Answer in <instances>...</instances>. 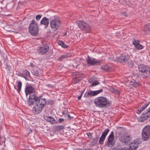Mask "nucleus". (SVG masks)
<instances>
[{
    "instance_id": "obj_1",
    "label": "nucleus",
    "mask_w": 150,
    "mask_h": 150,
    "mask_svg": "<svg viewBox=\"0 0 150 150\" xmlns=\"http://www.w3.org/2000/svg\"><path fill=\"white\" fill-rule=\"evenodd\" d=\"M34 93L29 94V98L34 100L35 105L32 108V111L34 114H38L41 112L45 105L46 100L41 96L36 97Z\"/></svg>"
},
{
    "instance_id": "obj_2",
    "label": "nucleus",
    "mask_w": 150,
    "mask_h": 150,
    "mask_svg": "<svg viewBox=\"0 0 150 150\" xmlns=\"http://www.w3.org/2000/svg\"><path fill=\"white\" fill-rule=\"evenodd\" d=\"M94 103L96 106L99 108H105L111 105V102L105 97H98L95 99Z\"/></svg>"
},
{
    "instance_id": "obj_3",
    "label": "nucleus",
    "mask_w": 150,
    "mask_h": 150,
    "mask_svg": "<svg viewBox=\"0 0 150 150\" xmlns=\"http://www.w3.org/2000/svg\"><path fill=\"white\" fill-rule=\"evenodd\" d=\"M77 23L79 28L85 33H90L92 30L91 27L83 21H78Z\"/></svg>"
},
{
    "instance_id": "obj_4",
    "label": "nucleus",
    "mask_w": 150,
    "mask_h": 150,
    "mask_svg": "<svg viewBox=\"0 0 150 150\" xmlns=\"http://www.w3.org/2000/svg\"><path fill=\"white\" fill-rule=\"evenodd\" d=\"M28 30L30 33L33 36L37 35L38 33L39 28L37 23L34 20H33L30 23L28 28Z\"/></svg>"
},
{
    "instance_id": "obj_5",
    "label": "nucleus",
    "mask_w": 150,
    "mask_h": 150,
    "mask_svg": "<svg viewBox=\"0 0 150 150\" xmlns=\"http://www.w3.org/2000/svg\"><path fill=\"white\" fill-rule=\"evenodd\" d=\"M142 136L144 141H147L150 139V125L146 126L143 128Z\"/></svg>"
},
{
    "instance_id": "obj_6",
    "label": "nucleus",
    "mask_w": 150,
    "mask_h": 150,
    "mask_svg": "<svg viewBox=\"0 0 150 150\" xmlns=\"http://www.w3.org/2000/svg\"><path fill=\"white\" fill-rule=\"evenodd\" d=\"M87 64L89 66H92L94 65H100L101 64V61L98 59H96L93 57H91L88 56L86 59Z\"/></svg>"
},
{
    "instance_id": "obj_7",
    "label": "nucleus",
    "mask_w": 150,
    "mask_h": 150,
    "mask_svg": "<svg viewBox=\"0 0 150 150\" xmlns=\"http://www.w3.org/2000/svg\"><path fill=\"white\" fill-rule=\"evenodd\" d=\"M61 25L60 19L57 18L53 20L50 22V25L51 28L55 31L57 30Z\"/></svg>"
},
{
    "instance_id": "obj_8",
    "label": "nucleus",
    "mask_w": 150,
    "mask_h": 150,
    "mask_svg": "<svg viewBox=\"0 0 150 150\" xmlns=\"http://www.w3.org/2000/svg\"><path fill=\"white\" fill-rule=\"evenodd\" d=\"M117 62L120 63H124L127 62L129 59V56L127 53H122L120 56L116 58Z\"/></svg>"
},
{
    "instance_id": "obj_9",
    "label": "nucleus",
    "mask_w": 150,
    "mask_h": 150,
    "mask_svg": "<svg viewBox=\"0 0 150 150\" xmlns=\"http://www.w3.org/2000/svg\"><path fill=\"white\" fill-rule=\"evenodd\" d=\"M138 68L140 72L150 75V66L142 64L139 65Z\"/></svg>"
},
{
    "instance_id": "obj_10",
    "label": "nucleus",
    "mask_w": 150,
    "mask_h": 150,
    "mask_svg": "<svg viewBox=\"0 0 150 150\" xmlns=\"http://www.w3.org/2000/svg\"><path fill=\"white\" fill-rule=\"evenodd\" d=\"M114 140V132L113 131H112L108 138L107 142L105 144L106 146L109 148L112 147L115 143Z\"/></svg>"
},
{
    "instance_id": "obj_11",
    "label": "nucleus",
    "mask_w": 150,
    "mask_h": 150,
    "mask_svg": "<svg viewBox=\"0 0 150 150\" xmlns=\"http://www.w3.org/2000/svg\"><path fill=\"white\" fill-rule=\"evenodd\" d=\"M132 138L130 135H124L123 137L120 138V140L124 145L129 144L131 142Z\"/></svg>"
},
{
    "instance_id": "obj_12",
    "label": "nucleus",
    "mask_w": 150,
    "mask_h": 150,
    "mask_svg": "<svg viewBox=\"0 0 150 150\" xmlns=\"http://www.w3.org/2000/svg\"><path fill=\"white\" fill-rule=\"evenodd\" d=\"M150 116V107L144 113L142 116L137 118L139 122H143L147 119Z\"/></svg>"
},
{
    "instance_id": "obj_13",
    "label": "nucleus",
    "mask_w": 150,
    "mask_h": 150,
    "mask_svg": "<svg viewBox=\"0 0 150 150\" xmlns=\"http://www.w3.org/2000/svg\"><path fill=\"white\" fill-rule=\"evenodd\" d=\"M103 91V89L95 91H90L85 93L84 94V97L85 98H88L89 97L94 96L101 93Z\"/></svg>"
},
{
    "instance_id": "obj_14",
    "label": "nucleus",
    "mask_w": 150,
    "mask_h": 150,
    "mask_svg": "<svg viewBox=\"0 0 150 150\" xmlns=\"http://www.w3.org/2000/svg\"><path fill=\"white\" fill-rule=\"evenodd\" d=\"M110 130L108 129H105L103 132L99 141V143L100 144H103L105 139L106 137L109 132Z\"/></svg>"
},
{
    "instance_id": "obj_15",
    "label": "nucleus",
    "mask_w": 150,
    "mask_h": 150,
    "mask_svg": "<svg viewBox=\"0 0 150 150\" xmlns=\"http://www.w3.org/2000/svg\"><path fill=\"white\" fill-rule=\"evenodd\" d=\"M140 40L135 39L134 38L132 44L133 45L134 47L137 49L141 50L144 49V47L143 45L140 44Z\"/></svg>"
},
{
    "instance_id": "obj_16",
    "label": "nucleus",
    "mask_w": 150,
    "mask_h": 150,
    "mask_svg": "<svg viewBox=\"0 0 150 150\" xmlns=\"http://www.w3.org/2000/svg\"><path fill=\"white\" fill-rule=\"evenodd\" d=\"M139 139H136L135 140L134 142L132 143H130L129 144L130 150H135L138 147L139 144Z\"/></svg>"
},
{
    "instance_id": "obj_17",
    "label": "nucleus",
    "mask_w": 150,
    "mask_h": 150,
    "mask_svg": "<svg viewBox=\"0 0 150 150\" xmlns=\"http://www.w3.org/2000/svg\"><path fill=\"white\" fill-rule=\"evenodd\" d=\"M35 89L31 86H27L25 90V92L26 96L27 97L28 94L35 92Z\"/></svg>"
},
{
    "instance_id": "obj_18",
    "label": "nucleus",
    "mask_w": 150,
    "mask_h": 150,
    "mask_svg": "<svg viewBox=\"0 0 150 150\" xmlns=\"http://www.w3.org/2000/svg\"><path fill=\"white\" fill-rule=\"evenodd\" d=\"M99 138V137L97 136L95 137L94 138L92 139V140L89 141V145L91 147H93L97 143L98 139Z\"/></svg>"
},
{
    "instance_id": "obj_19",
    "label": "nucleus",
    "mask_w": 150,
    "mask_h": 150,
    "mask_svg": "<svg viewBox=\"0 0 150 150\" xmlns=\"http://www.w3.org/2000/svg\"><path fill=\"white\" fill-rule=\"evenodd\" d=\"M38 52L40 54H44L47 52V47L46 45L44 47H40L39 49L38 50Z\"/></svg>"
},
{
    "instance_id": "obj_20",
    "label": "nucleus",
    "mask_w": 150,
    "mask_h": 150,
    "mask_svg": "<svg viewBox=\"0 0 150 150\" xmlns=\"http://www.w3.org/2000/svg\"><path fill=\"white\" fill-rule=\"evenodd\" d=\"M72 82L73 83H77L80 82L82 80V78L79 76H73Z\"/></svg>"
},
{
    "instance_id": "obj_21",
    "label": "nucleus",
    "mask_w": 150,
    "mask_h": 150,
    "mask_svg": "<svg viewBox=\"0 0 150 150\" xmlns=\"http://www.w3.org/2000/svg\"><path fill=\"white\" fill-rule=\"evenodd\" d=\"M64 125H62L55 126L53 127V130L55 132L59 131L64 129Z\"/></svg>"
},
{
    "instance_id": "obj_22",
    "label": "nucleus",
    "mask_w": 150,
    "mask_h": 150,
    "mask_svg": "<svg viewBox=\"0 0 150 150\" xmlns=\"http://www.w3.org/2000/svg\"><path fill=\"white\" fill-rule=\"evenodd\" d=\"M49 122L52 124L57 123V121L51 116H47V122Z\"/></svg>"
},
{
    "instance_id": "obj_23",
    "label": "nucleus",
    "mask_w": 150,
    "mask_h": 150,
    "mask_svg": "<svg viewBox=\"0 0 150 150\" xmlns=\"http://www.w3.org/2000/svg\"><path fill=\"white\" fill-rule=\"evenodd\" d=\"M58 44L59 45L61 46V47L64 48H67L68 47V45L65 44L64 42L61 40H59L57 42Z\"/></svg>"
},
{
    "instance_id": "obj_24",
    "label": "nucleus",
    "mask_w": 150,
    "mask_h": 150,
    "mask_svg": "<svg viewBox=\"0 0 150 150\" xmlns=\"http://www.w3.org/2000/svg\"><path fill=\"white\" fill-rule=\"evenodd\" d=\"M40 25H44L45 28H46L47 27V18L46 17L43 18L40 21Z\"/></svg>"
},
{
    "instance_id": "obj_25",
    "label": "nucleus",
    "mask_w": 150,
    "mask_h": 150,
    "mask_svg": "<svg viewBox=\"0 0 150 150\" xmlns=\"http://www.w3.org/2000/svg\"><path fill=\"white\" fill-rule=\"evenodd\" d=\"M101 69L106 71H110L111 70V67L108 66L107 65H105L102 66L101 67Z\"/></svg>"
},
{
    "instance_id": "obj_26",
    "label": "nucleus",
    "mask_w": 150,
    "mask_h": 150,
    "mask_svg": "<svg viewBox=\"0 0 150 150\" xmlns=\"http://www.w3.org/2000/svg\"><path fill=\"white\" fill-rule=\"evenodd\" d=\"M21 86L22 83L21 81H19L17 83L18 89H17V91L18 93H19L20 92L21 90Z\"/></svg>"
},
{
    "instance_id": "obj_27",
    "label": "nucleus",
    "mask_w": 150,
    "mask_h": 150,
    "mask_svg": "<svg viewBox=\"0 0 150 150\" xmlns=\"http://www.w3.org/2000/svg\"><path fill=\"white\" fill-rule=\"evenodd\" d=\"M34 101H35L34 100L29 98L27 100V103L28 105L30 106L33 105Z\"/></svg>"
},
{
    "instance_id": "obj_28",
    "label": "nucleus",
    "mask_w": 150,
    "mask_h": 150,
    "mask_svg": "<svg viewBox=\"0 0 150 150\" xmlns=\"http://www.w3.org/2000/svg\"><path fill=\"white\" fill-rule=\"evenodd\" d=\"M93 134V133H91L90 132H88L86 133V134L88 136V138L91 139H93V136L92 135Z\"/></svg>"
},
{
    "instance_id": "obj_29",
    "label": "nucleus",
    "mask_w": 150,
    "mask_h": 150,
    "mask_svg": "<svg viewBox=\"0 0 150 150\" xmlns=\"http://www.w3.org/2000/svg\"><path fill=\"white\" fill-rule=\"evenodd\" d=\"M54 103V101L53 100L49 99L47 100V105H52Z\"/></svg>"
},
{
    "instance_id": "obj_30",
    "label": "nucleus",
    "mask_w": 150,
    "mask_h": 150,
    "mask_svg": "<svg viewBox=\"0 0 150 150\" xmlns=\"http://www.w3.org/2000/svg\"><path fill=\"white\" fill-rule=\"evenodd\" d=\"M100 84V83L99 82L97 81L96 80L95 81H94L93 83H92L91 86H96L98 85H99Z\"/></svg>"
},
{
    "instance_id": "obj_31",
    "label": "nucleus",
    "mask_w": 150,
    "mask_h": 150,
    "mask_svg": "<svg viewBox=\"0 0 150 150\" xmlns=\"http://www.w3.org/2000/svg\"><path fill=\"white\" fill-rule=\"evenodd\" d=\"M67 55H64L61 56L59 58V61L62 60L63 59L67 57Z\"/></svg>"
},
{
    "instance_id": "obj_32",
    "label": "nucleus",
    "mask_w": 150,
    "mask_h": 150,
    "mask_svg": "<svg viewBox=\"0 0 150 150\" xmlns=\"http://www.w3.org/2000/svg\"><path fill=\"white\" fill-rule=\"evenodd\" d=\"M21 75H30V73L27 70H23V74Z\"/></svg>"
},
{
    "instance_id": "obj_33",
    "label": "nucleus",
    "mask_w": 150,
    "mask_h": 150,
    "mask_svg": "<svg viewBox=\"0 0 150 150\" xmlns=\"http://www.w3.org/2000/svg\"><path fill=\"white\" fill-rule=\"evenodd\" d=\"M23 77L26 80H31V77L30 76H23Z\"/></svg>"
},
{
    "instance_id": "obj_34",
    "label": "nucleus",
    "mask_w": 150,
    "mask_h": 150,
    "mask_svg": "<svg viewBox=\"0 0 150 150\" xmlns=\"http://www.w3.org/2000/svg\"><path fill=\"white\" fill-rule=\"evenodd\" d=\"M150 103V102H149L147 103H145L144 105L142 107V109H145L148 106Z\"/></svg>"
},
{
    "instance_id": "obj_35",
    "label": "nucleus",
    "mask_w": 150,
    "mask_h": 150,
    "mask_svg": "<svg viewBox=\"0 0 150 150\" xmlns=\"http://www.w3.org/2000/svg\"><path fill=\"white\" fill-rule=\"evenodd\" d=\"M12 27H13L11 25H8L5 27V28L7 31H11V30H8V28H11Z\"/></svg>"
},
{
    "instance_id": "obj_36",
    "label": "nucleus",
    "mask_w": 150,
    "mask_h": 150,
    "mask_svg": "<svg viewBox=\"0 0 150 150\" xmlns=\"http://www.w3.org/2000/svg\"><path fill=\"white\" fill-rule=\"evenodd\" d=\"M146 26L147 27L146 30L148 31H150V23H148L146 25Z\"/></svg>"
},
{
    "instance_id": "obj_37",
    "label": "nucleus",
    "mask_w": 150,
    "mask_h": 150,
    "mask_svg": "<svg viewBox=\"0 0 150 150\" xmlns=\"http://www.w3.org/2000/svg\"><path fill=\"white\" fill-rule=\"evenodd\" d=\"M64 121V119L60 118L58 120V122L59 123H61L63 122Z\"/></svg>"
},
{
    "instance_id": "obj_38",
    "label": "nucleus",
    "mask_w": 150,
    "mask_h": 150,
    "mask_svg": "<svg viewBox=\"0 0 150 150\" xmlns=\"http://www.w3.org/2000/svg\"><path fill=\"white\" fill-rule=\"evenodd\" d=\"M41 18V15H39L36 16L35 18L37 20H39Z\"/></svg>"
},
{
    "instance_id": "obj_39",
    "label": "nucleus",
    "mask_w": 150,
    "mask_h": 150,
    "mask_svg": "<svg viewBox=\"0 0 150 150\" xmlns=\"http://www.w3.org/2000/svg\"><path fill=\"white\" fill-rule=\"evenodd\" d=\"M122 15L123 16H125L126 17H127L128 16V13L127 12H125L122 13Z\"/></svg>"
},
{
    "instance_id": "obj_40",
    "label": "nucleus",
    "mask_w": 150,
    "mask_h": 150,
    "mask_svg": "<svg viewBox=\"0 0 150 150\" xmlns=\"http://www.w3.org/2000/svg\"><path fill=\"white\" fill-rule=\"evenodd\" d=\"M68 117V120H70L71 119L74 118L73 117H71L70 115L69 114L68 115H67Z\"/></svg>"
},
{
    "instance_id": "obj_41",
    "label": "nucleus",
    "mask_w": 150,
    "mask_h": 150,
    "mask_svg": "<svg viewBox=\"0 0 150 150\" xmlns=\"http://www.w3.org/2000/svg\"><path fill=\"white\" fill-rule=\"evenodd\" d=\"M119 150H130L129 149L127 148L126 147H125L123 148H120Z\"/></svg>"
},
{
    "instance_id": "obj_42",
    "label": "nucleus",
    "mask_w": 150,
    "mask_h": 150,
    "mask_svg": "<svg viewBox=\"0 0 150 150\" xmlns=\"http://www.w3.org/2000/svg\"><path fill=\"white\" fill-rule=\"evenodd\" d=\"M115 88H112L110 89L109 91H110L111 92L114 93V92L115 91Z\"/></svg>"
},
{
    "instance_id": "obj_43",
    "label": "nucleus",
    "mask_w": 150,
    "mask_h": 150,
    "mask_svg": "<svg viewBox=\"0 0 150 150\" xmlns=\"http://www.w3.org/2000/svg\"><path fill=\"white\" fill-rule=\"evenodd\" d=\"M35 74H33V75H37L39 74H38V72L37 70H35ZM34 71H33V73H34Z\"/></svg>"
},
{
    "instance_id": "obj_44",
    "label": "nucleus",
    "mask_w": 150,
    "mask_h": 150,
    "mask_svg": "<svg viewBox=\"0 0 150 150\" xmlns=\"http://www.w3.org/2000/svg\"><path fill=\"white\" fill-rule=\"evenodd\" d=\"M93 78H89L88 80V81L89 82L91 83L93 82Z\"/></svg>"
},
{
    "instance_id": "obj_45",
    "label": "nucleus",
    "mask_w": 150,
    "mask_h": 150,
    "mask_svg": "<svg viewBox=\"0 0 150 150\" xmlns=\"http://www.w3.org/2000/svg\"><path fill=\"white\" fill-rule=\"evenodd\" d=\"M114 93H115L117 94H119V93H120V92L118 91L117 90H116V89L115 90V91L114 92Z\"/></svg>"
},
{
    "instance_id": "obj_46",
    "label": "nucleus",
    "mask_w": 150,
    "mask_h": 150,
    "mask_svg": "<svg viewBox=\"0 0 150 150\" xmlns=\"http://www.w3.org/2000/svg\"><path fill=\"white\" fill-rule=\"evenodd\" d=\"M47 87H48L53 88L54 87V86L52 85L49 84V85H47Z\"/></svg>"
},
{
    "instance_id": "obj_47",
    "label": "nucleus",
    "mask_w": 150,
    "mask_h": 150,
    "mask_svg": "<svg viewBox=\"0 0 150 150\" xmlns=\"http://www.w3.org/2000/svg\"><path fill=\"white\" fill-rule=\"evenodd\" d=\"M77 150H88L87 149H83L81 148H77Z\"/></svg>"
},
{
    "instance_id": "obj_48",
    "label": "nucleus",
    "mask_w": 150,
    "mask_h": 150,
    "mask_svg": "<svg viewBox=\"0 0 150 150\" xmlns=\"http://www.w3.org/2000/svg\"><path fill=\"white\" fill-rule=\"evenodd\" d=\"M84 91H85V89L83 90V91H81V95L82 96L84 92Z\"/></svg>"
},
{
    "instance_id": "obj_49",
    "label": "nucleus",
    "mask_w": 150,
    "mask_h": 150,
    "mask_svg": "<svg viewBox=\"0 0 150 150\" xmlns=\"http://www.w3.org/2000/svg\"><path fill=\"white\" fill-rule=\"evenodd\" d=\"M82 96L81 95H80L78 97V100H80Z\"/></svg>"
},
{
    "instance_id": "obj_50",
    "label": "nucleus",
    "mask_w": 150,
    "mask_h": 150,
    "mask_svg": "<svg viewBox=\"0 0 150 150\" xmlns=\"http://www.w3.org/2000/svg\"><path fill=\"white\" fill-rule=\"evenodd\" d=\"M110 150H117L116 148H111L110 149Z\"/></svg>"
},
{
    "instance_id": "obj_51",
    "label": "nucleus",
    "mask_w": 150,
    "mask_h": 150,
    "mask_svg": "<svg viewBox=\"0 0 150 150\" xmlns=\"http://www.w3.org/2000/svg\"><path fill=\"white\" fill-rule=\"evenodd\" d=\"M135 84H136V83L135 82H134L131 85H133V86L135 87Z\"/></svg>"
},
{
    "instance_id": "obj_52",
    "label": "nucleus",
    "mask_w": 150,
    "mask_h": 150,
    "mask_svg": "<svg viewBox=\"0 0 150 150\" xmlns=\"http://www.w3.org/2000/svg\"><path fill=\"white\" fill-rule=\"evenodd\" d=\"M140 111L139 110H137V113L138 114H139L140 113Z\"/></svg>"
},
{
    "instance_id": "obj_53",
    "label": "nucleus",
    "mask_w": 150,
    "mask_h": 150,
    "mask_svg": "<svg viewBox=\"0 0 150 150\" xmlns=\"http://www.w3.org/2000/svg\"><path fill=\"white\" fill-rule=\"evenodd\" d=\"M69 114H65V115H64L63 116H64L65 117H67V115H68Z\"/></svg>"
},
{
    "instance_id": "obj_54",
    "label": "nucleus",
    "mask_w": 150,
    "mask_h": 150,
    "mask_svg": "<svg viewBox=\"0 0 150 150\" xmlns=\"http://www.w3.org/2000/svg\"><path fill=\"white\" fill-rule=\"evenodd\" d=\"M144 109H142V107L141 108H140V110H139L140 111V112H141Z\"/></svg>"
},
{
    "instance_id": "obj_55",
    "label": "nucleus",
    "mask_w": 150,
    "mask_h": 150,
    "mask_svg": "<svg viewBox=\"0 0 150 150\" xmlns=\"http://www.w3.org/2000/svg\"><path fill=\"white\" fill-rule=\"evenodd\" d=\"M30 65L32 67H33L35 66V65H34L33 64H30Z\"/></svg>"
},
{
    "instance_id": "obj_56",
    "label": "nucleus",
    "mask_w": 150,
    "mask_h": 150,
    "mask_svg": "<svg viewBox=\"0 0 150 150\" xmlns=\"http://www.w3.org/2000/svg\"><path fill=\"white\" fill-rule=\"evenodd\" d=\"M80 66V65L78 64L76 66V68H78V67H79Z\"/></svg>"
},
{
    "instance_id": "obj_57",
    "label": "nucleus",
    "mask_w": 150,
    "mask_h": 150,
    "mask_svg": "<svg viewBox=\"0 0 150 150\" xmlns=\"http://www.w3.org/2000/svg\"><path fill=\"white\" fill-rule=\"evenodd\" d=\"M64 112V111H63V112H62V115H65V114H66V113Z\"/></svg>"
},
{
    "instance_id": "obj_58",
    "label": "nucleus",
    "mask_w": 150,
    "mask_h": 150,
    "mask_svg": "<svg viewBox=\"0 0 150 150\" xmlns=\"http://www.w3.org/2000/svg\"><path fill=\"white\" fill-rule=\"evenodd\" d=\"M52 53H53V52H52V51H50V55H48L49 56H50Z\"/></svg>"
},
{
    "instance_id": "obj_59",
    "label": "nucleus",
    "mask_w": 150,
    "mask_h": 150,
    "mask_svg": "<svg viewBox=\"0 0 150 150\" xmlns=\"http://www.w3.org/2000/svg\"><path fill=\"white\" fill-rule=\"evenodd\" d=\"M66 34H67V33H66V32H65V33L64 34H63V35H64V36L66 35Z\"/></svg>"
},
{
    "instance_id": "obj_60",
    "label": "nucleus",
    "mask_w": 150,
    "mask_h": 150,
    "mask_svg": "<svg viewBox=\"0 0 150 150\" xmlns=\"http://www.w3.org/2000/svg\"><path fill=\"white\" fill-rule=\"evenodd\" d=\"M49 46L47 45V52L48 51H49Z\"/></svg>"
},
{
    "instance_id": "obj_61",
    "label": "nucleus",
    "mask_w": 150,
    "mask_h": 150,
    "mask_svg": "<svg viewBox=\"0 0 150 150\" xmlns=\"http://www.w3.org/2000/svg\"><path fill=\"white\" fill-rule=\"evenodd\" d=\"M48 24H49V21H48V19H47V25H48Z\"/></svg>"
},
{
    "instance_id": "obj_62",
    "label": "nucleus",
    "mask_w": 150,
    "mask_h": 150,
    "mask_svg": "<svg viewBox=\"0 0 150 150\" xmlns=\"http://www.w3.org/2000/svg\"><path fill=\"white\" fill-rule=\"evenodd\" d=\"M146 77H148V76H146Z\"/></svg>"
},
{
    "instance_id": "obj_63",
    "label": "nucleus",
    "mask_w": 150,
    "mask_h": 150,
    "mask_svg": "<svg viewBox=\"0 0 150 150\" xmlns=\"http://www.w3.org/2000/svg\"><path fill=\"white\" fill-rule=\"evenodd\" d=\"M72 75H74L73 74H72Z\"/></svg>"
}]
</instances>
